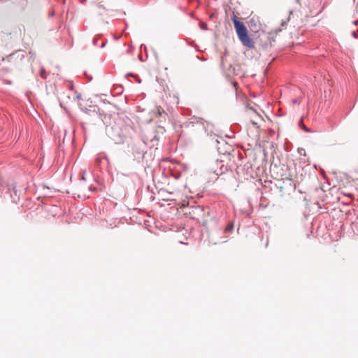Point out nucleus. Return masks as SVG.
I'll return each instance as SVG.
<instances>
[{
    "label": "nucleus",
    "mask_w": 358,
    "mask_h": 358,
    "mask_svg": "<svg viewBox=\"0 0 358 358\" xmlns=\"http://www.w3.org/2000/svg\"><path fill=\"white\" fill-rule=\"evenodd\" d=\"M194 220H196L203 227L208 229L217 223L215 216L210 215V210L208 207L202 206H192L189 207V211L186 212Z\"/></svg>",
    "instance_id": "obj_1"
},
{
    "label": "nucleus",
    "mask_w": 358,
    "mask_h": 358,
    "mask_svg": "<svg viewBox=\"0 0 358 358\" xmlns=\"http://www.w3.org/2000/svg\"><path fill=\"white\" fill-rule=\"evenodd\" d=\"M100 116L102 122L106 125V133L107 136L116 144L123 143L126 135L123 132L122 125L115 121H113V122H109L110 115L104 114L100 115Z\"/></svg>",
    "instance_id": "obj_2"
},
{
    "label": "nucleus",
    "mask_w": 358,
    "mask_h": 358,
    "mask_svg": "<svg viewBox=\"0 0 358 358\" xmlns=\"http://www.w3.org/2000/svg\"><path fill=\"white\" fill-rule=\"evenodd\" d=\"M231 19L233 22L236 33L240 41L244 46L249 49H253L255 48V43L250 37L245 24L241 22L234 13L231 15Z\"/></svg>",
    "instance_id": "obj_3"
},
{
    "label": "nucleus",
    "mask_w": 358,
    "mask_h": 358,
    "mask_svg": "<svg viewBox=\"0 0 358 358\" xmlns=\"http://www.w3.org/2000/svg\"><path fill=\"white\" fill-rule=\"evenodd\" d=\"M231 19L233 22L236 33L240 41L244 46L249 49H253L255 48V43L250 37L245 24L241 22L234 13L231 15Z\"/></svg>",
    "instance_id": "obj_4"
},
{
    "label": "nucleus",
    "mask_w": 358,
    "mask_h": 358,
    "mask_svg": "<svg viewBox=\"0 0 358 358\" xmlns=\"http://www.w3.org/2000/svg\"><path fill=\"white\" fill-rule=\"evenodd\" d=\"M131 152L134 160L140 162L143 160L147 154L146 144L143 141L135 143L131 146Z\"/></svg>",
    "instance_id": "obj_5"
},
{
    "label": "nucleus",
    "mask_w": 358,
    "mask_h": 358,
    "mask_svg": "<svg viewBox=\"0 0 358 358\" xmlns=\"http://www.w3.org/2000/svg\"><path fill=\"white\" fill-rule=\"evenodd\" d=\"M203 129L204 130L206 135L212 138V140H214L215 137H218L217 134L215 132L214 129V125L210 122L206 121L204 124H202ZM215 143H220V141L217 138L215 139Z\"/></svg>",
    "instance_id": "obj_6"
},
{
    "label": "nucleus",
    "mask_w": 358,
    "mask_h": 358,
    "mask_svg": "<svg viewBox=\"0 0 358 358\" xmlns=\"http://www.w3.org/2000/svg\"><path fill=\"white\" fill-rule=\"evenodd\" d=\"M215 164L217 166L216 168L213 167L211 171L216 175L220 176L224 173L227 171V166L224 165L223 160H216Z\"/></svg>",
    "instance_id": "obj_7"
},
{
    "label": "nucleus",
    "mask_w": 358,
    "mask_h": 358,
    "mask_svg": "<svg viewBox=\"0 0 358 358\" xmlns=\"http://www.w3.org/2000/svg\"><path fill=\"white\" fill-rule=\"evenodd\" d=\"M234 229V222L233 221H229L227 226L224 227L223 230V233L228 234H231Z\"/></svg>",
    "instance_id": "obj_8"
},
{
    "label": "nucleus",
    "mask_w": 358,
    "mask_h": 358,
    "mask_svg": "<svg viewBox=\"0 0 358 358\" xmlns=\"http://www.w3.org/2000/svg\"><path fill=\"white\" fill-rule=\"evenodd\" d=\"M205 122H206L205 120H203L201 117H196V116H193L189 119V124H192V125L194 124H199L202 125V124H204Z\"/></svg>",
    "instance_id": "obj_9"
},
{
    "label": "nucleus",
    "mask_w": 358,
    "mask_h": 358,
    "mask_svg": "<svg viewBox=\"0 0 358 358\" xmlns=\"http://www.w3.org/2000/svg\"><path fill=\"white\" fill-rule=\"evenodd\" d=\"M9 57H10V58L16 57V58H20V59H22L24 57V52L21 50H19L16 51L15 52L10 55Z\"/></svg>",
    "instance_id": "obj_10"
},
{
    "label": "nucleus",
    "mask_w": 358,
    "mask_h": 358,
    "mask_svg": "<svg viewBox=\"0 0 358 358\" xmlns=\"http://www.w3.org/2000/svg\"><path fill=\"white\" fill-rule=\"evenodd\" d=\"M292 13H293L292 10H289V15H288V17L285 20H282V21H281V24H280L281 27H287V23L289 21V20H290V15L292 14Z\"/></svg>",
    "instance_id": "obj_11"
},
{
    "label": "nucleus",
    "mask_w": 358,
    "mask_h": 358,
    "mask_svg": "<svg viewBox=\"0 0 358 358\" xmlns=\"http://www.w3.org/2000/svg\"><path fill=\"white\" fill-rule=\"evenodd\" d=\"M101 38V35H98V36H96L94 37L93 38V45L94 46H99V41H100V39Z\"/></svg>",
    "instance_id": "obj_12"
},
{
    "label": "nucleus",
    "mask_w": 358,
    "mask_h": 358,
    "mask_svg": "<svg viewBox=\"0 0 358 358\" xmlns=\"http://www.w3.org/2000/svg\"><path fill=\"white\" fill-rule=\"evenodd\" d=\"M40 76L43 78V79H46L47 78V73L45 70V69L43 67H41V70H40Z\"/></svg>",
    "instance_id": "obj_13"
},
{
    "label": "nucleus",
    "mask_w": 358,
    "mask_h": 358,
    "mask_svg": "<svg viewBox=\"0 0 358 358\" xmlns=\"http://www.w3.org/2000/svg\"><path fill=\"white\" fill-rule=\"evenodd\" d=\"M300 127L306 132L307 133H312L313 131L310 130V129H308L307 127H306L304 124H299Z\"/></svg>",
    "instance_id": "obj_14"
},
{
    "label": "nucleus",
    "mask_w": 358,
    "mask_h": 358,
    "mask_svg": "<svg viewBox=\"0 0 358 358\" xmlns=\"http://www.w3.org/2000/svg\"><path fill=\"white\" fill-rule=\"evenodd\" d=\"M101 41V43L99 44V47L103 48L106 46V43H107V39H105V38H101L100 39Z\"/></svg>",
    "instance_id": "obj_15"
},
{
    "label": "nucleus",
    "mask_w": 358,
    "mask_h": 358,
    "mask_svg": "<svg viewBox=\"0 0 358 358\" xmlns=\"http://www.w3.org/2000/svg\"><path fill=\"white\" fill-rule=\"evenodd\" d=\"M79 108H80V109L82 111L85 112V113H89V111H90V109H88V108H87L86 107L83 106L81 103H80V104H79Z\"/></svg>",
    "instance_id": "obj_16"
},
{
    "label": "nucleus",
    "mask_w": 358,
    "mask_h": 358,
    "mask_svg": "<svg viewBox=\"0 0 358 358\" xmlns=\"http://www.w3.org/2000/svg\"><path fill=\"white\" fill-rule=\"evenodd\" d=\"M79 108H80V109L82 111L85 112V113H89V111H90V109H88V108H87L86 107L83 106L81 103H80V104H79Z\"/></svg>",
    "instance_id": "obj_17"
},
{
    "label": "nucleus",
    "mask_w": 358,
    "mask_h": 358,
    "mask_svg": "<svg viewBox=\"0 0 358 358\" xmlns=\"http://www.w3.org/2000/svg\"><path fill=\"white\" fill-rule=\"evenodd\" d=\"M199 26H200L201 29H202V30L206 31V30H208V25L206 22H201Z\"/></svg>",
    "instance_id": "obj_18"
},
{
    "label": "nucleus",
    "mask_w": 358,
    "mask_h": 358,
    "mask_svg": "<svg viewBox=\"0 0 358 358\" xmlns=\"http://www.w3.org/2000/svg\"><path fill=\"white\" fill-rule=\"evenodd\" d=\"M352 36L353 38H358V34L356 31H353L352 32Z\"/></svg>",
    "instance_id": "obj_19"
},
{
    "label": "nucleus",
    "mask_w": 358,
    "mask_h": 358,
    "mask_svg": "<svg viewBox=\"0 0 358 358\" xmlns=\"http://www.w3.org/2000/svg\"><path fill=\"white\" fill-rule=\"evenodd\" d=\"M140 48L141 50L144 49L145 50H146V45L145 44H141Z\"/></svg>",
    "instance_id": "obj_20"
},
{
    "label": "nucleus",
    "mask_w": 358,
    "mask_h": 358,
    "mask_svg": "<svg viewBox=\"0 0 358 358\" xmlns=\"http://www.w3.org/2000/svg\"><path fill=\"white\" fill-rule=\"evenodd\" d=\"M76 99L80 100V99H82V96H81V94H77V96H76Z\"/></svg>",
    "instance_id": "obj_21"
},
{
    "label": "nucleus",
    "mask_w": 358,
    "mask_h": 358,
    "mask_svg": "<svg viewBox=\"0 0 358 358\" xmlns=\"http://www.w3.org/2000/svg\"><path fill=\"white\" fill-rule=\"evenodd\" d=\"M229 71H233V72H234V71H235V68H234V67H233V66L231 65V66H230V68H229Z\"/></svg>",
    "instance_id": "obj_22"
},
{
    "label": "nucleus",
    "mask_w": 358,
    "mask_h": 358,
    "mask_svg": "<svg viewBox=\"0 0 358 358\" xmlns=\"http://www.w3.org/2000/svg\"><path fill=\"white\" fill-rule=\"evenodd\" d=\"M98 8H99V9H103V10H104V9H105V7H104L103 5H99V6H98Z\"/></svg>",
    "instance_id": "obj_23"
},
{
    "label": "nucleus",
    "mask_w": 358,
    "mask_h": 358,
    "mask_svg": "<svg viewBox=\"0 0 358 358\" xmlns=\"http://www.w3.org/2000/svg\"><path fill=\"white\" fill-rule=\"evenodd\" d=\"M134 76V74H133L132 73H128L126 75V76H127H127Z\"/></svg>",
    "instance_id": "obj_24"
},
{
    "label": "nucleus",
    "mask_w": 358,
    "mask_h": 358,
    "mask_svg": "<svg viewBox=\"0 0 358 358\" xmlns=\"http://www.w3.org/2000/svg\"><path fill=\"white\" fill-rule=\"evenodd\" d=\"M6 83L8 85H11L12 82L10 80H7Z\"/></svg>",
    "instance_id": "obj_25"
},
{
    "label": "nucleus",
    "mask_w": 358,
    "mask_h": 358,
    "mask_svg": "<svg viewBox=\"0 0 358 358\" xmlns=\"http://www.w3.org/2000/svg\"><path fill=\"white\" fill-rule=\"evenodd\" d=\"M213 17H214V14H213V13L210 14V19H213Z\"/></svg>",
    "instance_id": "obj_26"
},
{
    "label": "nucleus",
    "mask_w": 358,
    "mask_h": 358,
    "mask_svg": "<svg viewBox=\"0 0 358 358\" xmlns=\"http://www.w3.org/2000/svg\"><path fill=\"white\" fill-rule=\"evenodd\" d=\"M357 22H357V20H355V21L353 22V24H357Z\"/></svg>",
    "instance_id": "obj_27"
},
{
    "label": "nucleus",
    "mask_w": 358,
    "mask_h": 358,
    "mask_svg": "<svg viewBox=\"0 0 358 358\" xmlns=\"http://www.w3.org/2000/svg\"><path fill=\"white\" fill-rule=\"evenodd\" d=\"M81 180H85V177L83 176H82Z\"/></svg>",
    "instance_id": "obj_28"
},
{
    "label": "nucleus",
    "mask_w": 358,
    "mask_h": 358,
    "mask_svg": "<svg viewBox=\"0 0 358 358\" xmlns=\"http://www.w3.org/2000/svg\"><path fill=\"white\" fill-rule=\"evenodd\" d=\"M139 59H140L141 61H143V59H142L141 56L139 57Z\"/></svg>",
    "instance_id": "obj_29"
},
{
    "label": "nucleus",
    "mask_w": 358,
    "mask_h": 358,
    "mask_svg": "<svg viewBox=\"0 0 358 358\" xmlns=\"http://www.w3.org/2000/svg\"><path fill=\"white\" fill-rule=\"evenodd\" d=\"M296 3H299V0H295Z\"/></svg>",
    "instance_id": "obj_30"
},
{
    "label": "nucleus",
    "mask_w": 358,
    "mask_h": 358,
    "mask_svg": "<svg viewBox=\"0 0 358 358\" xmlns=\"http://www.w3.org/2000/svg\"><path fill=\"white\" fill-rule=\"evenodd\" d=\"M70 88L71 89H73V85L71 84V85L70 86Z\"/></svg>",
    "instance_id": "obj_31"
}]
</instances>
